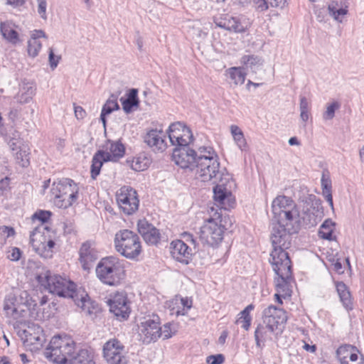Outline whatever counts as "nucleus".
Returning <instances> with one entry per match:
<instances>
[{"instance_id":"e433bc0d","label":"nucleus","mask_w":364,"mask_h":364,"mask_svg":"<svg viewBox=\"0 0 364 364\" xmlns=\"http://www.w3.org/2000/svg\"><path fill=\"white\" fill-rule=\"evenodd\" d=\"M67 364H95L93 356L87 350L82 349L75 355H72Z\"/></svg>"},{"instance_id":"6e6552de","label":"nucleus","mask_w":364,"mask_h":364,"mask_svg":"<svg viewBox=\"0 0 364 364\" xmlns=\"http://www.w3.org/2000/svg\"><path fill=\"white\" fill-rule=\"evenodd\" d=\"M114 243L116 251L128 259H136L142 250L139 235L128 229H123L117 232L114 235Z\"/></svg>"},{"instance_id":"338daca9","label":"nucleus","mask_w":364,"mask_h":364,"mask_svg":"<svg viewBox=\"0 0 364 364\" xmlns=\"http://www.w3.org/2000/svg\"><path fill=\"white\" fill-rule=\"evenodd\" d=\"M323 196L326 198V201L328 203L331 209L333 210V202L331 192L324 193Z\"/></svg>"},{"instance_id":"e2e57ef3","label":"nucleus","mask_w":364,"mask_h":364,"mask_svg":"<svg viewBox=\"0 0 364 364\" xmlns=\"http://www.w3.org/2000/svg\"><path fill=\"white\" fill-rule=\"evenodd\" d=\"M269 5L272 7L283 8L287 2V0H268Z\"/></svg>"},{"instance_id":"2f4dec72","label":"nucleus","mask_w":364,"mask_h":364,"mask_svg":"<svg viewBox=\"0 0 364 364\" xmlns=\"http://www.w3.org/2000/svg\"><path fill=\"white\" fill-rule=\"evenodd\" d=\"M15 25L11 21L1 22L0 31L3 37L12 44L19 41L18 33L15 29Z\"/></svg>"},{"instance_id":"4d7b16f0","label":"nucleus","mask_w":364,"mask_h":364,"mask_svg":"<svg viewBox=\"0 0 364 364\" xmlns=\"http://www.w3.org/2000/svg\"><path fill=\"white\" fill-rule=\"evenodd\" d=\"M210 248H204L197 253V256L201 259V264H205L210 261V257L209 256Z\"/></svg>"},{"instance_id":"c85d7f7f","label":"nucleus","mask_w":364,"mask_h":364,"mask_svg":"<svg viewBox=\"0 0 364 364\" xmlns=\"http://www.w3.org/2000/svg\"><path fill=\"white\" fill-rule=\"evenodd\" d=\"M360 355L361 354L355 346L348 344L341 346L336 350V356L341 364L350 363Z\"/></svg>"},{"instance_id":"49530a36","label":"nucleus","mask_w":364,"mask_h":364,"mask_svg":"<svg viewBox=\"0 0 364 364\" xmlns=\"http://www.w3.org/2000/svg\"><path fill=\"white\" fill-rule=\"evenodd\" d=\"M16 162L22 167H26L29 164V152L26 146L19 147V150L15 154Z\"/></svg>"},{"instance_id":"cd10ccee","label":"nucleus","mask_w":364,"mask_h":364,"mask_svg":"<svg viewBox=\"0 0 364 364\" xmlns=\"http://www.w3.org/2000/svg\"><path fill=\"white\" fill-rule=\"evenodd\" d=\"M41 38H48V36L43 30H34L32 31L27 46V51L30 57L35 58L38 55L42 48Z\"/></svg>"},{"instance_id":"f8f14e48","label":"nucleus","mask_w":364,"mask_h":364,"mask_svg":"<svg viewBox=\"0 0 364 364\" xmlns=\"http://www.w3.org/2000/svg\"><path fill=\"white\" fill-rule=\"evenodd\" d=\"M116 199L119 208L126 215H131L138 210L139 200L137 193L130 186L121 187L117 191Z\"/></svg>"},{"instance_id":"393cba45","label":"nucleus","mask_w":364,"mask_h":364,"mask_svg":"<svg viewBox=\"0 0 364 364\" xmlns=\"http://www.w3.org/2000/svg\"><path fill=\"white\" fill-rule=\"evenodd\" d=\"M193 301L188 297H181L176 296L166 303V306L170 311L171 314L178 316H185L188 311L192 307Z\"/></svg>"},{"instance_id":"c03bdc74","label":"nucleus","mask_w":364,"mask_h":364,"mask_svg":"<svg viewBox=\"0 0 364 364\" xmlns=\"http://www.w3.org/2000/svg\"><path fill=\"white\" fill-rule=\"evenodd\" d=\"M228 75L235 85H242L245 82L246 74L240 67H232L227 70Z\"/></svg>"},{"instance_id":"f03ea898","label":"nucleus","mask_w":364,"mask_h":364,"mask_svg":"<svg viewBox=\"0 0 364 364\" xmlns=\"http://www.w3.org/2000/svg\"><path fill=\"white\" fill-rule=\"evenodd\" d=\"M36 279L50 293L72 299L78 307L90 314V301L87 299V294L77 291L75 284L73 282L59 275L53 274L50 271L42 272L37 275Z\"/></svg>"},{"instance_id":"4468645a","label":"nucleus","mask_w":364,"mask_h":364,"mask_svg":"<svg viewBox=\"0 0 364 364\" xmlns=\"http://www.w3.org/2000/svg\"><path fill=\"white\" fill-rule=\"evenodd\" d=\"M323 215L321 200L315 196H310L303 208V215L301 216V223L309 228L314 227L321 220Z\"/></svg>"},{"instance_id":"052dcab7","label":"nucleus","mask_w":364,"mask_h":364,"mask_svg":"<svg viewBox=\"0 0 364 364\" xmlns=\"http://www.w3.org/2000/svg\"><path fill=\"white\" fill-rule=\"evenodd\" d=\"M253 2L256 5V9L258 11L263 12L269 8V1L266 0H253Z\"/></svg>"},{"instance_id":"bf43d9fd","label":"nucleus","mask_w":364,"mask_h":364,"mask_svg":"<svg viewBox=\"0 0 364 364\" xmlns=\"http://www.w3.org/2000/svg\"><path fill=\"white\" fill-rule=\"evenodd\" d=\"M15 235V231L13 228H10L8 226H1L0 227V236L4 237V240H6L7 238L14 236Z\"/></svg>"},{"instance_id":"72a5a7b5","label":"nucleus","mask_w":364,"mask_h":364,"mask_svg":"<svg viewBox=\"0 0 364 364\" xmlns=\"http://www.w3.org/2000/svg\"><path fill=\"white\" fill-rule=\"evenodd\" d=\"M137 95L138 90L136 89L132 88L128 91L127 98H120V101L122 105V109L126 113L131 112L134 107H138L139 101Z\"/></svg>"},{"instance_id":"603ef678","label":"nucleus","mask_w":364,"mask_h":364,"mask_svg":"<svg viewBox=\"0 0 364 364\" xmlns=\"http://www.w3.org/2000/svg\"><path fill=\"white\" fill-rule=\"evenodd\" d=\"M176 333V329L172 328L171 323H166L163 327H161L160 337L163 336L164 339L171 338Z\"/></svg>"},{"instance_id":"09e8293b","label":"nucleus","mask_w":364,"mask_h":364,"mask_svg":"<svg viewBox=\"0 0 364 364\" xmlns=\"http://www.w3.org/2000/svg\"><path fill=\"white\" fill-rule=\"evenodd\" d=\"M328 11L330 16H331L336 21L340 23L343 21V16L346 15L348 12L346 9H337L336 6L333 4L328 5Z\"/></svg>"},{"instance_id":"58836bf2","label":"nucleus","mask_w":364,"mask_h":364,"mask_svg":"<svg viewBox=\"0 0 364 364\" xmlns=\"http://www.w3.org/2000/svg\"><path fill=\"white\" fill-rule=\"evenodd\" d=\"M109 161L105 159L102 151H98L92 157V165H91V177L95 179L96 177L100 174L101 167L103 162Z\"/></svg>"},{"instance_id":"4c0bfd02","label":"nucleus","mask_w":364,"mask_h":364,"mask_svg":"<svg viewBox=\"0 0 364 364\" xmlns=\"http://www.w3.org/2000/svg\"><path fill=\"white\" fill-rule=\"evenodd\" d=\"M241 63L247 68L251 70L253 73L262 65V59L254 55H245L241 58Z\"/></svg>"},{"instance_id":"8fccbe9b","label":"nucleus","mask_w":364,"mask_h":364,"mask_svg":"<svg viewBox=\"0 0 364 364\" xmlns=\"http://www.w3.org/2000/svg\"><path fill=\"white\" fill-rule=\"evenodd\" d=\"M340 107L341 104L337 101L328 104L326 111L323 113V119L324 120L332 119L335 116L336 110L338 109Z\"/></svg>"},{"instance_id":"7ed1b4c3","label":"nucleus","mask_w":364,"mask_h":364,"mask_svg":"<svg viewBox=\"0 0 364 364\" xmlns=\"http://www.w3.org/2000/svg\"><path fill=\"white\" fill-rule=\"evenodd\" d=\"M275 223L283 224L290 230H299L301 218L295 202L286 196H278L272 203Z\"/></svg>"},{"instance_id":"3c124183","label":"nucleus","mask_w":364,"mask_h":364,"mask_svg":"<svg viewBox=\"0 0 364 364\" xmlns=\"http://www.w3.org/2000/svg\"><path fill=\"white\" fill-rule=\"evenodd\" d=\"M321 183L322 187L323 193L331 192V180L328 172L322 173Z\"/></svg>"},{"instance_id":"864d4df0","label":"nucleus","mask_w":364,"mask_h":364,"mask_svg":"<svg viewBox=\"0 0 364 364\" xmlns=\"http://www.w3.org/2000/svg\"><path fill=\"white\" fill-rule=\"evenodd\" d=\"M21 254L19 248L13 247L7 251L6 257L11 261L16 262L20 259Z\"/></svg>"},{"instance_id":"ea45409f","label":"nucleus","mask_w":364,"mask_h":364,"mask_svg":"<svg viewBox=\"0 0 364 364\" xmlns=\"http://www.w3.org/2000/svg\"><path fill=\"white\" fill-rule=\"evenodd\" d=\"M335 223L331 219L326 220L321 225L318 230V235L325 240H333L335 237L333 236L334 231Z\"/></svg>"},{"instance_id":"0e129e2a","label":"nucleus","mask_w":364,"mask_h":364,"mask_svg":"<svg viewBox=\"0 0 364 364\" xmlns=\"http://www.w3.org/2000/svg\"><path fill=\"white\" fill-rule=\"evenodd\" d=\"M75 117H77V119H83L86 115V112L82 107L75 106Z\"/></svg>"},{"instance_id":"dca6fc26","label":"nucleus","mask_w":364,"mask_h":364,"mask_svg":"<svg viewBox=\"0 0 364 364\" xmlns=\"http://www.w3.org/2000/svg\"><path fill=\"white\" fill-rule=\"evenodd\" d=\"M168 135L169 141L176 147L188 146L193 141L191 129L181 122H175L169 126Z\"/></svg>"},{"instance_id":"a19ab883","label":"nucleus","mask_w":364,"mask_h":364,"mask_svg":"<svg viewBox=\"0 0 364 364\" xmlns=\"http://www.w3.org/2000/svg\"><path fill=\"white\" fill-rule=\"evenodd\" d=\"M205 159L206 161L209 159H218V155L211 146H200L196 151V162L205 161Z\"/></svg>"},{"instance_id":"37998d69","label":"nucleus","mask_w":364,"mask_h":364,"mask_svg":"<svg viewBox=\"0 0 364 364\" xmlns=\"http://www.w3.org/2000/svg\"><path fill=\"white\" fill-rule=\"evenodd\" d=\"M336 290L341 301L346 308L350 307L351 305V297L347 286L343 282H337Z\"/></svg>"},{"instance_id":"774afa93","label":"nucleus","mask_w":364,"mask_h":364,"mask_svg":"<svg viewBox=\"0 0 364 364\" xmlns=\"http://www.w3.org/2000/svg\"><path fill=\"white\" fill-rule=\"evenodd\" d=\"M346 364H364V357L363 355H360L356 359L351 360L350 363H346Z\"/></svg>"},{"instance_id":"0eeeda50","label":"nucleus","mask_w":364,"mask_h":364,"mask_svg":"<svg viewBox=\"0 0 364 364\" xmlns=\"http://www.w3.org/2000/svg\"><path fill=\"white\" fill-rule=\"evenodd\" d=\"M79 187L72 179L63 178L53 182L50 189L51 200L55 206L67 208L78 198Z\"/></svg>"},{"instance_id":"5701e85b","label":"nucleus","mask_w":364,"mask_h":364,"mask_svg":"<svg viewBox=\"0 0 364 364\" xmlns=\"http://www.w3.org/2000/svg\"><path fill=\"white\" fill-rule=\"evenodd\" d=\"M229 180V176L226 175L218 179L216 186L213 188V197L218 205L226 209L227 206H230L231 193L226 188V181Z\"/></svg>"},{"instance_id":"ddd939ff","label":"nucleus","mask_w":364,"mask_h":364,"mask_svg":"<svg viewBox=\"0 0 364 364\" xmlns=\"http://www.w3.org/2000/svg\"><path fill=\"white\" fill-rule=\"evenodd\" d=\"M103 356L109 364H127L128 362L124 346L116 338L104 344Z\"/></svg>"},{"instance_id":"aec40b11","label":"nucleus","mask_w":364,"mask_h":364,"mask_svg":"<svg viewBox=\"0 0 364 364\" xmlns=\"http://www.w3.org/2000/svg\"><path fill=\"white\" fill-rule=\"evenodd\" d=\"M172 159L181 168L193 171L196 164V151L188 146L176 147L173 151Z\"/></svg>"},{"instance_id":"20e7f679","label":"nucleus","mask_w":364,"mask_h":364,"mask_svg":"<svg viewBox=\"0 0 364 364\" xmlns=\"http://www.w3.org/2000/svg\"><path fill=\"white\" fill-rule=\"evenodd\" d=\"M49 211L41 210L33 215V219H37L41 224L36 226L30 235V242L34 251L41 257L50 258L53 253L55 242L46 235L49 230L44 223L50 218Z\"/></svg>"},{"instance_id":"2eb2a0df","label":"nucleus","mask_w":364,"mask_h":364,"mask_svg":"<svg viewBox=\"0 0 364 364\" xmlns=\"http://www.w3.org/2000/svg\"><path fill=\"white\" fill-rule=\"evenodd\" d=\"M139 335L144 343L155 342L160 337L161 326L157 316L144 318L138 326Z\"/></svg>"},{"instance_id":"13d9d810","label":"nucleus","mask_w":364,"mask_h":364,"mask_svg":"<svg viewBox=\"0 0 364 364\" xmlns=\"http://www.w3.org/2000/svg\"><path fill=\"white\" fill-rule=\"evenodd\" d=\"M225 360V358L222 354L209 355L206 358L208 364H222Z\"/></svg>"},{"instance_id":"a211bd4d","label":"nucleus","mask_w":364,"mask_h":364,"mask_svg":"<svg viewBox=\"0 0 364 364\" xmlns=\"http://www.w3.org/2000/svg\"><path fill=\"white\" fill-rule=\"evenodd\" d=\"M17 334L24 346L31 350L38 349L44 341L43 330L39 326H29L27 329L19 330Z\"/></svg>"},{"instance_id":"4be33fe9","label":"nucleus","mask_w":364,"mask_h":364,"mask_svg":"<svg viewBox=\"0 0 364 364\" xmlns=\"http://www.w3.org/2000/svg\"><path fill=\"white\" fill-rule=\"evenodd\" d=\"M242 17H233L229 14L215 17L214 23L218 27L235 33H242L245 31L247 24Z\"/></svg>"},{"instance_id":"bb28decb","label":"nucleus","mask_w":364,"mask_h":364,"mask_svg":"<svg viewBox=\"0 0 364 364\" xmlns=\"http://www.w3.org/2000/svg\"><path fill=\"white\" fill-rule=\"evenodd\" d=\"M99 151L103 152L107 160L117 161L123 157L125 148L119 141L107 140L103 146V149Z\"/></svg>"},{"instance_id":"9d476101","label":"nucleus","mask_w":364,"mask_h":364,"mask_svg":"<svg viewBox=\"0 0 364 364\" xmlns=\"http://www.w3.org/2000/svg\"><path fill=\"white\" fill-rule=\"evenodd\" d=\"M31 305L26 291H22L18 295L9 294L5 298L4 311L7 317L18 320L26 316Z\"/></svg>"},{"instance_id":"69168bd1","label":"nucleus","mask_w":364,"mask_h":364,"mask_svg":"<svg viewBox=\"0 0 364 364\" xmlns=\"http://www.w3.org/2000/svg\"><path fill=\"white\" fill-rule=\"evenodd\" d=\"M182 235L186 242H190L196 247V240L192 234L186 232Z\"/></svg>"},{"instance_id":"c756f323","label":"nucleus","mask_w":364,"mask_h":364,"mask_svg":"<svg viewBox=\"0 0 364 364\" xmlns=\"http://www.w3.org/2000/svg\"><path fill=\"white\" fill-rule=\"evenodd\" d=\"M274 333L275 331H269L266 324H259L255 331L256 346L262 349L267 341L272 340V334Z\"/></svg>"},{"instance_id":"39448f33","label":"nucleus","mask_w":364,"mask_h":364,"mask_svg":"<svg viewBox=\"0 0 364 364\" xmlns=\"http://www.w3.org/2000/svg\"><path fill=\"white\" fill-rule=\"evenodd\" d=\"M76 344L68 335L54 336L47 348L44 355L50 361L56 364H67L72 355L75 353Z\"/></svg>"},{"instance_id":"de8ad7c7","label":"nucleus","mask_w":364,"mask_h":364,"mask_svg":"<svg viewBox=\"0 0 364 364\" xmlns=\"http://www.w3.org/2000/svg\"><path fill=\"white\" fill-rule=\"evenodd\" d=\"M299 109L301 120L306 123L310 117L311 104L304 96L300 97Z\"/></svg>"},{"instance_id":"6e6d98bb","label":"nucleus","mask_w":364,"mask_h":364,"mask_svg":"<svg viewBox=\"0 0 364 364\" xmlns=\"http://www.w3.org/2000/svg\"><path fill=\"white\" fill-rule=\"evenodd\" d=\"M251 321L252 318L250 315H240V317L237 319L236 323H240L242 328L247 331L250 328Z\"/></svg>"},{"instance_id":"6ab92c4d","label":"nucleus","mask_w":364,"mask_h":364,"mask_svg":"<svg viewBox=\"0 0 364 364\" xmlns=\"http://www.w3.org/2000/svg\"><path fill=\"white\" fill-rule=\"evenodd\" d=\"M109 311L118 320L127 319L131 309L127 294L124 292H117L107 301Z\"/></svg>"},{"instance_id":"f704fd0d","label":"nucleus","mask_w":364,"mask_h":364,"mask_svg":"<svg viewBox=\"0 0 364 364\" xmlns=\"http://www.w3.org/2000/svg\"><path fill=\"white\" fill-rule=\"evenodd\" d=\"M36 88L31 82H23L16 97L18 102L25 104L30 102L35 94Z\"/></svg>"},{"instance_id":"7c9ffc66","label":"nucleus","mask_w":364,"mask_h":364,"mask_svg":"<svg viewBox=\"0 0 364 364\" xmlns=\"http://www.w3.org/2000/svg\"><path fill=\"white\" fill-rule=\"evenodd\" d=\"M277 275L276 287L277 293L274 294V297L278 303L282 304V297L285 298L287 296H290L289 283L291 275L287 279H282V277L279 274Z\"/></svg>"},{"instance_id":"f257e3e1","label":"nucleus","mask_w":364,"mask_h":364,"mask_svg":"<svg viewBox=\"0 0 364 364\" xmlns=\"http://www.w3.org/2000/svg\"><path fill=\"white\" fill-rule=\"evenodd\" d=\"M270 240L272 251L270 254L271 264L276 274H279L282 279H287L291 274V264L287 250L291 245L292 234L299 230H290L283 224L272 222Z\"/></svg>"},{"instance_id":"a18cd8bd","label":"nucleus","mask_w":364,"mask_h":364,"mask_svg":"<svg viewBox=\"0 0 364 364\" xmlns=\"http://www.w3.org/2000/svg\"><path fill=\"white\" fill-rule=\"evenodd\" d=\"M230 132L237 146L242 151L244 150L247 146V142L241 129L237 125H231Z\"/></svg>"},{"instance_id":"c9c22d12","label":"nucleus","mask_w":364,"mask_h":364,"mask_svg":"<svg viewBox=\"0 0 364 364\" xmlns=\"http://www.w3.org/2000/svg\"><path fill=\"white\" fill-rule=\"evenodd\" d=\"M120 92H119L118 95H111L102 107L100 114V119L102 122L104 126H105L106 124L105 116L111 114L113 111L119 109V106L117 103V98Z\"/></svg>"},{"instance_id":"412c9836","label":"nucleus","mask_w":364,"mask_h":364,"mask_svg":"<svg viewBox=\"0 0 364 364\" xmlns=\"http://www.w3.org/2000/svg\"><path fill=\"white\" fill-rule=\"evenodd\" d=\"M166 134L162 129H151L144 136V143L154 152H164L167 148Z\"/></svg>"},{"instance_id":"79ce46f5","label":"nucleus","mask_w":364,"mask_h":364,"mask_svg":"<svg viewBox=\"0 0 364 364\" xmlns=\"http://www.w3.org/2000/svg\"><path fill=\"white\" fill-rule=\"evenodd\" d=\"M151 164V159L144 154H140L132 160V168L136 171H141L146 169Z\"/></svg>"},{"instance_id":"5fc2aeb1","label":"nucleus","mask_w":364,"mask_h":364,"mask_svg":"<svg viewBox=\"0 0 364 364\" xmlns=\"http://www.w3.org/2000/svg\"><path fill=\"white\" fill-rule=\"evenodd\" d=\"M38 7L37 11L41 18L43 20H47V1L46 0H37Z\"/></svg>"},{"instance_id":"473e14b6","label":"nucleus","mask_w":364,"mask_h":364,"mask_svg":"<svg viewBox=\"0 0 364 364\" xmlns=\"http://www.w3.org/2000/svg\"><path fill=\"white\" fill-rule=\"evenodd\" d=\"M96 259V252L91 247L90 243L89 242H84L80 249V261L83 268L86 269V266Z\"/></svg>"},{"instance_id":"680f3d73","label":"nucleus","mask_w":364,"mask_h":364,"mask_svg":"<svg viewBox=\"0 0 364 364\" xmlns=\"http://www.w3.org/2000/svg\"><path fill=\"white\" fill-rule=\"evenodd\" d=\"M48 58H49V63H50V68L52 69H54L57 67V65L59 63V60L60 59V56H55L54 55L53 49L50 48V51H49Z\"/></svg>"},{"instance_id":"423d86ee","label":"nucleus","mask_w":364,"mask_h":364,"mask_svg":"<svg viewBox=\"0 0 364 364\" xmlns=\"http://www.w3.org/2000/svg\"><path fill=\"white\" fill-rule=\"evenodd\" d=\"M97 277L103 284L117 286L124 278V268L122 261L114 257L102 258L96 267Z\"/></svg>"},{"instance_id":"f3484780","label":"nucleus","mask_w":364,"mask_h":364,"mask_svg":"<svg viewBox=\"0 0 364 364\" xmlns=\"http://www.w3.org/2000/svg\"><path fill=\"white\" fill-rule=\"evenodd\" d=\"M287 320L286 312L282 309L270 305L263 311L262 323L266 324L271 331H282Z\"/></svg>"},{"instance_id":"1a4fd4ad","label":"nucleus","mask_w":364,"mask_h":364,"mask_svg":"<svg viewBox=\"0 0 364 364\" xmlns=\"http://www.w3.org/2000/svg\"><path fill=\"white\" fill-rule=\"evenodd\" d=\"M223 218L221 213L215 211L210 217L205 220L200 228V240L210 246H214L220 243L223 239V233L225 229L223 224Z\"/></svg>"},{"instance_id":"a878e982","label":"nucleus","mask_w":364,"mask_h":364,"mask_svg":"<svg viewBox=\"0 0 364 364\" xmlns=\"http://www.w3.org/2000/svg\"><path fill=\"white\" fill-rule=\"evenodd\" d=\"M171 254L176 260L187 264L191 257L192 250L183 241L178 240L171 242Z\"/></svg>"},{"instance_id":"9b49d317","label":"nucleus","mask_w":364,"mask_h":364,"mask_svg":"<svg viewBox=\"0 0 364 364\" xmlns=\"http://www.w3.org/2000/svg\"><path fill=\"white\" fill-rule=\"evenodd\" d=\"M218 159H209L200 162H196L193 171L196 176L202 181H212L213 183L218 182V179L222 178L220 170Z\"/></svg>"},{"instance_id":"b1692460","label":"nucleus","mask_w":364,"mask_h":364,"mask_svg":"<svg viewBox=\"0 0 364 364\" xmlns=\"http://www.w3.org/2000/svg\"><path fill=\"white\" fill-rule=\"evenodd\" d=\"M137 228L139 232L147 244L156 245L160 241L161 233L159 230L146 220H139Z\"/></svg>"}]
</instances>
